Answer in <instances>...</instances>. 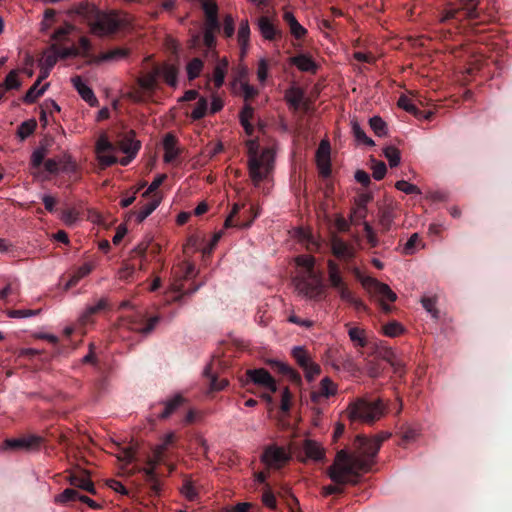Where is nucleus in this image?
Here are the masks:
<instances>
[{
	"mask_svg": "<svg viewBox=\"0 0 512 512\" xmlns=\"http://www.w3.org/2000/svg\"><path fill=\"white\" fill-rule=\"evenodd\" d=\"M398 106L408 113H411L417 117L420 116V112L413 103V100L407 95L400 96L398 99Z\"/></svg>",
	"mask_w": 512,
	"mask_h": 512,
	"instance_id": "obj_47",
	"label": "nucleus"
},
{
	"mask_svg": "<svg viewBox=\"0 0 512 512\" xmlns=\"http://www.w3.org/2000/svg\"><path fill=\"white\" fill-rule=\"evenodd\" d=\"M208 112V101L205 97H200L198 102L191 112V118L193 120H199L206 116Z\"/></svg>",
	"mask_w": 512,
	"mask_h": 512,
	"instance_id": "obj_42",
	"label": "nucleus"
},
{
	"mask_svg": "<svg viewBox=\"0 0 512 512\" xmlns=\"http://www.w3.org/2000/svg\"><path fill=\"white\" fill-rule=\"evenodd\" d=\"M386 411L382 400L369 401L364 398L357 399L349 404L346 410L347 417L354 422L372 423L381 419Z\"/></svg>",
	"mask_w": 512,
	"mask_h": 512,
	"instance_id": "obj_3",
	"label": "nucleus"
},
{
	"mask_svg": "<svg viewBox=\"0 0 512 512\" xmlns=\"http://www.w3.org/2000/svg\"><path fill=\"white\" fill-rule=\"evenodd\" d=\"M204 62L200 58H193L186 65V73L189 80H194L201 74Z\"/></svg>",
	"mask_w": 512,
	"mask_h": 512,
	"instance_id": "obj_35",
	"label": "nucleus"
},
{
	"mask_svg": "<svg viewBox=\"0 0 512 512\" xmlns=\"http://www.w3.org/2000/svg\"><path fill=\"white\" fill-rule=\"evenodd\" d=\"M41 440L42 439L40 437L35 435L6 439L3 442L1 449L33 451L39 448Z\"/></svg>",
	"mask_w": 512,
	"mask_h": 512,
	"instance_id": "obj_13",
	"label": "nucleus"
},
{
	"mask_svg": "<svg viewBox=\"0 0 512 512\" xmlns=\"http://www.w3.org/2000/svg\"><path fill=\"white\" fill-rule=\"evenodd\" d=\"M36 121L31 119L28 121H24L18 128L17 134L23 140L29 137L36 128Z\"/></svg>",
	"mask_w": 512,
	"mask_h": 512,
	"instance_id": "obj_49",
	"label": "nucleus"
},
{
	"mask_svg": "<svg viewBox=\"0 0 512 512\" xmlns=\"http://www.w3.org/2000/svg\"><path fill=\"white\" fill-rule=\"evenodd\" d=\"M327 276L330 288L338 293L340 299L350 297L351 290L339 265L334 260L329 259L327 261Z\"/></svg>",
	"mask_w": 512,
	"mask_h": 512,
	"instance_id": "obj_9",
	"label": "nucleus"
},
{
	"mask_svg": "<svg viewBox=\"0 0 512 512\" xmlns=\"http://www.w3.org/2000/svg\"><path fill=\"white\" fill-rule=\"evenodd\" d=\"M249 176L258 187L262 182L269 180L274 170L275 151L273 148H264L258 153V143L255 140L247 142Z\"/></svg>",
	"mask_w": 512,
	"mask_h": 512,
	"instance_id": "obj_2",
	"label": "nucleus"
},
{
	"mask_svg": "<svg viewBox=\"0 0 512 512\" xmlns=\"http://www.w3.org/2000/svg\"><path fill=\"white\" fill-rule=\"evenodd\" d=\"M59 59L60 58L57 53V47L52 45L50 49L44 52L42 58L39 61V66L52 69Z\"/></svg>",
	"mask_w": 512,
	"mask_h": 512,
	"instance_id": "obj_33",
	"label": "nucleus"
},
{
	"mask_svg": "<svg viewBox=\"0 0 512 512\" xmlns=\"http://www.w3.org/2000/svg\"><path fill=\"white\" fill-rule=\"evenodd\" d=\"M302 452L304 453V457L299 458L302 462H320L323 461L326 457V449L322 443L310 438H307L303 441Z\"/></svg>",
	"mask_w": 512,
	"mask_h": 512,
	"instance_id": "obj_15",
	"label": "nucleus"
},
{
	"mask_svg": "<svg viewBox=\"0 0 512 512\" xmlns=\"http://www.w3.org/2000/svg\"><path fill=\"white\" fill-rule=\"evenodd\" d=\"M383 154L388 160L390 167H396L400 164V151L394 146H387L383 149Z\"/></svg>",
	"mask_w": 512,
	"mask_h": 512,
	"instance_id": "obj_40",
	"label": "nucleus"
},
{
	"mask_svg": "<svg viewBox=\"0 0 512 512\" xmlns=\"http://www.w3.org/2000/svg\"><path fill=\"white\" fill-rule=\"evenodd\" d=\"M73 87L77 90L79 95L89 105L95 106L97 104V98L92 89L82 80L80 76L73 77L71 79Z\"/></svg>",
	"mask_w": 512,
	"mask_h": 512,
	"instance_id": "obj_22",
	"label": "nucleus"
},
{
	"mask_svg": "<svg viewBox=\"0 0 512 512\" xmlns=\"http://www.w3.org/2000/svg\"><path fill=\"white\" fill-rule=\"evenodd\" d=\"M360 283L373 298L379 301L383 310L389 311V306L386 304V301H396L397 295L387 284L379 282L372 277L360 278Z\"/></svg>",
	"mask_w": 512,
	"mask_h": 512,
	"instance_id": "obj_7",
	"label": "nucleus"
},
{
	"mask_svg": "<svg viewBox=\"0 0 512 512\" xmlns=\"http://www.w3.org/2000/svg\"><path fill=\"white\" fill-rule=\"evenodd\" d=\"M478 2L476 0H455V3L449 5L445 10L444 16L441 21H446L450 18H454L459 10L465 11L467 18H476L478 13L476 11Z\"/></svg>",
	"mask_w": 512,
	"mask_h": 512,
	"instance_id": "obj_14",
	"label": "nucleus"
},
{
	"mask_svg": "<svg viewBox=\"0 0 512 512\" xmlns=\"http://www.w3.org/2000/svg\"><path fill=\"white\" fill-rule=\"evenodd\" d=\"M131 21L132 18L129 14L111 11L99 16L92 24L91 30L97 36H106L130 25Z\"/></svg>",
	"mask_w": 512,
	"mask_h": 512,
	"instance_id": "obj_4",
	"label": "nucleus"
},
{
	"mask_svg": "<svg viewBox=\"0 0 512 512\" xmlns=\"http://www.w3.org/2000/svg\"><path fill=\"white\" fill-rule=\"evenodd\" d=\"M403 326L398 322H390L383 326V333L389 337H396L402 334Z\"/></svg>",
	"mask_w": 512,
	"mask_h": 512,
	"instance_id": "obj_56",
	"label": "nucleus"
},
{
	"mask_svg": "<svg viewBox=\"0 0 512 512\" xmlns=\"http://www.w3.org/2000/svg\"><path fill=\"white\" fill-rule=\"evenodd\" d=\"M286 101L293 106L294 108H298L303 99V93L299 88H291L285 94Z\"/></svg>",
	"mask_w": 512,
	"mask_h": 512,
	"instance_id": "obj_43",
	"label": "nucleus"
},
{
	"mask_svg": "<svg viewBox=\"0 0 512 512\" xmlns=\"http://www.w3.org/2000/svg\"><path fill=\"white\" fill-rule=\"evenodd\" d=\"M237 40L240 45V56L243 59L249 49L250 26L248 20H242L239 24Z\"/></svg>",
	"mask_w": 512,
	"mask_h": 512,
	"instance_id": "obj_25",
	"label": "nucleus"
},
{
	"mask_svg": "<svg viewBox=\"0 0 512 512\" xmlns=\"http://www.w3.org/2000/svg\"><path fill=\"white\" fill-rule=\"evenodd\" d=\"M235 31L234 19L231 15H226L223 22V32L227 38L233 36Z\"/></svg>",
	"mask_w": 512,
	"mask_h": 512,
	"instance_id": "obj_62",
	"label": "nucleus"
},
{
	"mask_svg": "<svg viewBox=\"0 0 512 512\" xmlns=\"http://www.w3.org/2000/svg\"><path fill=\"white\" fill-rule=\"evenodd\" d=\"M165 179V174H158L148 186L147 190L142 194V196L147 197L150 193L154 192L164 182Z\"/></svg>",
	"mask_w": 512,
	"mask_h": 512,
	"instance_id": "obj_63",
	"label": "nucleus"
},
{
	"mask_svg": "<svg viewBox=\"0 0 512 512\" xmlns=\"http://www.w3.org/2000/svg\"><path fill=\"white\" fill-rule=\"evenodd\" d=\"M119 148L127 155L120 159L119 162L121 165L126 166L133 158H135L140 148V142L136 140L133 135H128L120 141Z\"/></svg>",
	"mask_w": 512,
	"mask_h": 512,
	"instance_id": "obj_18",
	"label": "nucleus"
},
{
	"mask_svg": "<svg viewBox=\"0 0 512 512\" xmlns=\"http://www.w3.org/2000/svg\"><path fill=\"white\" fill-rule=\"evenodd\" d=\"M181 493L188 499V500H193L196 498L197 496V491L194 487V485L192 484V482L190 481H187L183 484L182 488H181Z\"/></svg>",
	"mask_w": 512,
	"mask_h": 512,
	"instance_id": "obj_64",
	"label": "nucleus"
},
{
	"mask_svg": "<svg viewBox=\"0 0 512 512\" xmlns=\"http://www.w3.org/2000/svg\"><path fill=\"white\" fill-rule=\"evenodd\" d=\"M44 165L45 170L51 174H74L79 169L76 161L68 153H64L56 158L48 159L47 161H45Z\"/></svg>",
	"mask_w": 512,
	"mask_h": 512,
	"instance_id": "obj_11",
	"label": "nucleus"
},
{
	"mask_svg": "<svg viewBox=\"0 0 512 512\" xmlns=\"http://www.w3.org/2000/svg\"><path fill=\"white\" fill-rule=\"evenodd\" d=\"M135 455V449L133 447H127L122 450H120L116 454V458L119 462L122 463V465L129 464L133 461ZM123 468V466H121Z\"/></svg>",
	"mask_w": 512,
	"mask_h": 512,
	"instance_id": "obj_52",
	"label": "nucleus"
},
{
	"mask_svg": "<svg viewBox=\"0 0 512 512\" xmlns=\"http://www.w3.org/2000/svg\"><path fill=\"white\" fill-rule=\"evenodd\" d=\"M283 18L289 25L290 32L295 38L300 39L306 35L307 30L297 21L293 13L286 11Z\"/></svg>",
	"mask_w": 512,
	"mask_h": 512,
	"instance_id": "obj_29",
	"label": "nucleus"
},
{
	"mask_svg": "<svg viewBox=\"0 0 512 512\" xmlns=\"http://www.w3.org/2000/svg\"><path fill=\"white\" fill-rule=\"evenodd\" d=\"M73 30L74 27L70 24H66L57 29L52 36V39L55 42L54 45L56 46L57 44L68 41V36L72 33Z\"/></svg>",
	"mask_w": 512,
	"mask_h": 512,
	"instance_id": "obj_41",
	"label": "nucleus"
},
{
	"mask_svg": "<svg viewBox=\"0 0 512 512\" xmlns=\"http://www.w3.org/2000/svg\"><path fill=\"white\" fill-rule=\"evenodd\" d=\"M395 187L405 194H421V190L416 185L405 180L397 181Z\"/></svg>",
	"mask_w": 512,
	"mask_h": 512,
	"instance_id": "obj_53",
	"label": "nucleus"
},
{
	"mask_svg": "<svg viewBox=\"0 0 512 512\" xmlns=\"http://www.w3.org/2000/svg\"><path fill=\"white\" fill-rule=\"evenodd\" d=\"M80 219L79 211L75 209H67L61 213V220L64 224L72 226L76 224Z\"/></svg>",
	"mask_w": 512,
	"mask_h": 512,
	"instance_id": "obj_51",
	"label": "nucleus"
},
{
	"mask_svg": "<svg viewBox=\"0 0 512 512\" xmlns=\"http://www.w3.org/2000/svg\"><path fill=\"white\" fill-rule=\"evenodd\" d=\"M71 485L81 488L91 494H96L93 482L90 480L86 471L82 470L79 474H71L68 478Z\"/></svg>",
	"mask_w": 512,
	"mask_h": 512,
	"instance_id": "obj_23",
	"label": "nucleus"
},
{
	"mask_svg": "<svg viewBox=\"0 0 512 512\" xmlns=\"http://www.w3.org/2000/svg\"><path fill=\"white\" fill-rule=\"evenodd\" d=\"M5 90L18 89L21 86V81L18 78V71H11L5 78L4 82Z\"/></svg>",
	"mask_w": 512,
	"mask_h": 512,
	"instance_id": "obj_54",
	"label": "nucleus"
},
{
	"mask_svg": "<svg viewBox=\"0 0 512 512\" xmlns=\"http://www.w3.org/2000/svg\"><path fill=\"white\" fill-rule=\"evenodd\" d=\"M308 382L314 381L321 373V367L313 360L307 366L302 367Z\"/></svg>",
	"mask_w": 512,
	"mask_h": 512,
	"instance_id": "obj_48",
	"label": "nucleus"
},
{
	"mask_svg": "<svg viewBox=\"0 0 512 512\" xmlns=\"http://www.w3.org/2000/svg\"><path fill=\"white\" fill-rule=\"evenodd\" d=\"M295 287L298 294L307 300L318 302L325 298V286L321 275L298 277L295 279Z\"/></svg>",
	"mask_w": 512,
	"mask_h": 512,
	"instance_id": "obj_6",
	"label": "nucleus"
},
{
	"mask_svg": "<svg viewBox=\"0 0 512 512\" xmlns=\"http://www.w3.org/2000/svg\"><path fill=\"white\" fill-rule=\"evenodd\" d=\"M421 303L424 309L433 317H437L436 299L433 297H422Z\"/></svg>",
	"mask_w": 512,
	"mask_h": 512,
	"instance_id": "obj_60",
	"label": "nucleus"
},
{
	"mask_svg": "<svg viewBox=\"0 0 512 512\" xmlns=\"http://www.w3.org/2000/svg\"><path fill=\"white\" fill-rule=\"evenodd\" d=\"M388 437L389 434L374 438L357 436L354 443L355 451L352 454H348L345 450L337 453L328 471L331 480L347 483L358 473L367 472L375 463L382 442Z\"/></svg>",
	"mask_w": 512,
	"mask_h": 512,
	"instance_id": "obj_1",
	"label": "nucleus"
},
{
	"mask_svg": "<svg viewBox=\"0 0 512 512\" xmlns=\"http://www.w3.org/2000/svg\"><path fill=\"white\" fill-rule=\"evenodd\" d=\"M257 78L260 83H264L268 78V63L265 58H261L258 62Z\"/></svg>",
	"mask_w": 512,
	"mask_h": 512,
	"instance_id": "obj_59",
	"label": "nucleus"
},
{
	"mask_svg": "<svg viewBox=\"0 0 512 512\" xmlns=\"http://www.w3.org/2000/svg\"><path fill=\"white\" fill-rule=\"evenodd\" d=\"M107 306V301L104 298L97 300L95 304L88 305L84 312L83 318H89L90 316L104 310Z\"/></svg>",
	"mask_w": 512,
	"mask_h": 512,
	"instance_id": "obj_50",
	"label": "nucleus"
},
{
	"mask_svg": "<svg viewBox=\"0 0 512 512\" xmlns=\"http://www.w3.org/2000/svg\"><path fill=\"white\" fill-rule=\"evenodd\" d=\"M159 71L156 67L137 77L138 89L129 92L128 96L135 102L144 101L145 95H152L158 87Z\"/></svg>",
	"mask_w": 512,
	"mask_h": 512,
	"instance_id": "obj_8",
	"label": "nucleus"
},
{
	"mask_svg": "<svg viewBox=\"0 0 512 512\" xmlns=\"http://www.w3.org/2000/svg\"><path fill=\"white\" fill-rule=\"evenodd\" d=\"M184 402V399L180 395H175L173 398L165 402V409L161 413V418H167L173 414Z\"/></svg>",
	"mask_w": 512,
	"mask_h": 512,
	"instance_id": "obj_37",
	"label": "nucleus"
},
{
	"mask_svg": "<svg viewBox=\"0 0 512 512\" xmlns=\"http://www.w3.org/2000/svg\"><path fill=\"white\" fill-rule=\"evenodd\" d=\"M93 269V265L90 263H85L80 266L70 277L67 283L64 286L65 290L75 286L82 278L86 277Z\"/></svg>",
	"mask_w": 512,
	"mask_h": 512,
	"instance_id": "obj_32",
	"label": "nucleus"
},
{
	"mask_svg": "<svg viewBox=\"0 0 512 512\" xmlns=\"http://www.w3.org/2000/svg\"><path fill=\"white\" fill-rule=\"evenodd\" d=\"M161 198L156 197L152 199L149 203L145 204L139 212L136 214L137 222H143L156 208L160 205Z\"/></svg>",
	"mask_w": 512,
	"mask_h": 512,
	"instance_id": "obj_36",
	"label": "nucleus"
},
{
	"mask_svg": "<svg viewBox=\"0 0 512 512\" xmlns=\"http://www.w3.org/2000/svg\"><path fill=\"white\" fill-rule=\"evenodd\" d=\"M331 250L336 257L343 260H349L355 256L354 248L338 237L332 238Z\"/></svg>",
	"mask_w": 512,
	"mask_h": 512,
	"instance_id": "obj_21",
	"label": "nucleus"
},
{
	"mask_svg": "<svg viewBox=\"0 0 512 512\" xmlns=\"http://www.w3.org/2000/svg\"><path fill=\"white\" fill-rule=\"evenodd\" d=\"M258 28L260 30L261 35L266 40H273V39H275L276 35L278 34L277 29L275 28L273 23L267 17L259 18Z\"/></svg>",
	"mask_w": 512,
	"mask_h": 512,
	"instance_id": "obj_31",
	"label": "nucleus"
},
{
	"mask_svg": "<svg viewBox=\"0 0 512 512\" xmlns=\"http://www.w3.org/2000/svg\"><path fill=\"white\" fill-rule=\"evenodd\" d=\"M372 176L375 180H381L384 178L387 168L384 162L373 161Z\"/></svg>",
	"mask_w": 512,
	"mask_h": 512,
	"instance_id": "obj_57",
	"label": "nucleus"
},
{
	"mask_svg": "<svg viewBox=\"0 0 512 512\" xmlns=\"http://www.w3.org/2000/svg\"><path fill=\"white\" fill-rule=\"evenodd\" d=\"M351 127H352L353 134L359 143L365 144L368 146L374 145V141L366 135V133L364 132V130L362 129V127L360 126V124L357 121H352Z\"/></svg>",
	"mask_w": 512,
	"mask_h": 512,
	"instance_id": "obj_38",
	"label": "nucleus"
},
{
	"mask_svg": "<svg viewBox=\"0 0 512 512\" xmlns=\"http://www.w3.org/2000/svg\"><path fill=\"white\" fill-rule=\"evenodd\" d=\"M316 161L320 173L323 176L330 174V144L326 140H322L316 152Z\"/></svg>",
	"mask_w": 512,
	"mask_h": 512,
	"instance_id": "obj_19",
	"label": "nucleus"
},
{
	"mask_svg": "<svg viewBox=\"0 0 512 512\" xmlns=\"http://www.w3.org/2000/svg\"><path fill=\"white\" fill-rule=\"evenodd\" d=\"M80 496H81V494H79L74 489H65L62 493L55 496L54 500L56 503L65 504V503L76 501V500L79 501Z\"/></svg>",
	"mask_w": 512,
	"mask_h": 512,
	"instance_id": "obj_44",
	"label": "nucleus"
},
{
	"mask_svg": "<svg viewBox=\"0 0 512 512\" xmlns=\"http://www.w3.org/2000/svg\"><path fill=\"white\" fill-rule=\"evenodd\" d=\"M369 124L371 129L377 136L382 137L387 134V125L381 117L374 116L370 118Z\"/></svg>",
	"mask_w": 512,
	"mask_h": 512,
	"instance_id": "obj_45",
	"label": "nucleus"
},
{
	"mask_svg": "<svg viewBox=\"0 0 512 512\" xmlns=\"http://www.w3.org/2000/svg\"><path fill=\"white\" fill-rule=\"evenodd\" d=\"M115 151V147L108 140L107 136L104 134L100 135L95 146L98 162L105 167L115 164L117 162Z\"/></svg>",
	"mask_w": 512,
	"mask_h": 512,
	"instance_id": "obj_12",
	"label": "nucleus"
},
{
	"mask_svg": "<svg viewBox=\"0 0 512 512\" xmlns=\"http://www.w3.org/2000/svg\"><path fill=\"white\" fill-rule=\"evenodd\" d=\"M247 376L254 384L265 388L269 392L277 391L276 381L267 370L263 368L248 370Z\"/></svg>",
	"mask_w": 512,
	"mask_h": 512,
	"instance_id": "obj_16",
	"label": "nucleus"
},
{
	"mask_svg": "<svg viewBox=\"0 0 512 512\" xmlns=\"http://www.w3.org/2000/svg\"><path fill=\"white\" fill-rule=\"evenodd\" d=\"M290 63L295 65L302 72L315 73L318 68L312 57L307 54H300L290 58Z\"/></svg>",
	"mask_w": 512,
	"mask_h": 512,
	"instance_id": "obj_26",
	"label": "nucleus"
},
{
	"mask_svg": "<svg viewBox=\"0 0 512 512\" xmlns=\"http://www.w3.org/2000/svg\"><path fill=\"white\" fill-rule=\"evenodd\" d=\"M41 83L36 82L29 88V90L26 92L24 96V101L26 103H33L36 101L37 98H39L41 95L44 94V92L47 90L49 83H46L42 86H40Z\"/></svg>",
	"mask_w": 512,
	"mask_h": 512,
	"instance_id": "obj_34",
	"label": "nucleus"
},
{
	"mask_svg": "<svg viewBox=\"0 0 512 512\" xmlns=\"http://www.w3.org/2000/svg\"><path fill=\"white\" fill-rule=\"evenodd\" d=\"M57 53L60 59L80 56V50L75 46L68 48H57Z\"/></svg>",
	"mask_w": 512,
	"mask_h": 512,
	"instance_id": "obj_61",
	"label": "nucleus"
},
{
	"mask_svg": "<svg viewBox=\"0 0 512 512\" xmlns=\"http://www.w3.org/2000/svg\"><path fill=\"white\" fill-rule=\"evenodd\" d=\"M261 459L267 467L279 469L291 459V451L285 447L271 445L265 449Z\"/></svg>",
	"mask_w": 512,
	"mask_h": 512,
	"instance_id": "obj_10",
	"label": "nucleus"
},
{
	"mask_svg": "<svg viewBox=\"0 0 512 512\" xmlns=\"http://www.w3.org/2000/svg\"><path fill=\"white\" fill-rule=\"evenodd\" d=\"M292 355L301 368L307 366L308 363L312 361L311 357L302 346L294 347L292 349Z\"/></svg>",
	"mask_w": 512,
	"mask_h": 512,
	"instance_id": "obj_39",
	"label": "nucleus"
},
{
	"mask_svg": "<svg viewBox=\"0 0 512 512\" xmlns=\"http://www.w3.org/2000/svg\"><path fill=\"white\" fill-rule=\"evenodd\" d=\"M337 385L329 378L324 377L319 384V389L311 392V401L320 404L323 400L337 394Z\"/></svg>",
	"mask_w": 512,
	"mask_h": 512,
	"instance_id": "obj_17",
	"label": "nucleus"
},
{
	"mask_svg": "<svg viewBox=\"0 0 512 512\" xmlns=\"http://www.w3.org/2000/svg\"><path fill=\"white\" fill-rule=\"evenodd\" d=\"M47 154H48V150L46 147L40 146V147L36 148L33 151L32 156H31L32 166L39 167L42 164L45 157L47 156Z\"/></svg>",
	"mask_w": 512,
	"mask_h": 512,
	"instance_id": "obj_55",
	"label": "nucleus"
},
{
	"mask_svg": "<svg viewBox=\"0 0 512 512\" xmlns=\"http://www.w3.org/2000/svg\"><path fill=\"white\" fill-rule=\"evenodd\" d=\"M176 439V434L173 431L164 434L160 438V443L152 448V456L146 461L147 466L137 471L143 472L149 480H153L156 467L162 462L165 451L174 444Z\"/></svg>",
	"mask_w": 512,
	"mask_h": 512,
	"instance_id": "obj_5",
	"label": "nucleus"
},
{
	"mask_svg": "<svg viewBox=\"0 0 512 512\" xmlns=\"http://www.w3.org/2000/svg\"><path fill=\"white\" fill-rule=\"evenodd\" d=\"M130 51L124 47L114 48L107 52H103L98 56L94 57L92 62L95 64H101L104 62H118L125 59L129 55Z\"/></svg>",
	"mask_w": 512,
	"mask_h": 512,
	"instance_id": "obj_20",
	"label": "nucleus"
},
{
	"mask_svg": "<svg viewBox=\"0 0 512 512\" xmlns=\"http://www.w3.org/2000/svg\"><path fill=\"white\" fill-rule=\"evenodd\" d=\"M163 149V160L165 163H170L177 158V156L179 155V148L177 146V140L174 135L169 133L164 136Z\"/></svg>",
	"mask_w": 512,
	"mask_h": 512,
	"instance_id": "obj_24",
	"label": "nucleus"
},
{
	"mask_svg": "<svg viewBox=\"0 0 512 512\" xmlns=\"http://www.w3.org/2000/svg\"><path fill=\"white\" fill-rule=\"evenodd\" d=\"M206 18H218V8L213 0H205L202 4Z\"/></svg>",
	"mask_w": 512,
	"mask_h": 512,
	"instance_id": "obj_58",
	"label": "nucleus"
},
{
	"mask_svg": "<svg viewBox=\"0 0 512 512\" xmlns=\"http://www.w3.org/2000/svg\"><path fill=\"white\" fill-rule=\"evenodd\" d=\"M156 69L169 86L174 88L177 86L178 68L175 65L163 64Z\"/></svg>",
	"mask_w": 512,
	"mask_h": 512,
	"instance_id": "obj_27",
	"label": "nucleus"
},
{
	"mask_svg": "<svg viewBox=\"0 0 512 512\" xmlns=\"http://www.w3.org/2000/svg\"><path fill=\"white\" fill-rule=\"evenodd\" d=\"M348 335L350 337V340L359 347H364L366 345V339L364 330L358 328V327H351L348 330Z\"/></svg>",
	"mask_w": 512,
	"mask_h": 512,
	"instance_id": "obj_46",
	"label": "nucleus"
},
{
	"mask_svg": "<svg viewBox=\"0 0 512 512\" xmlns=\"http://www.w3.org/2000/svg\"><path fill=\"white\" fill-rule=\"evenodd\" d=\"M295 264L302 268L306 273L308 277H314L316 275H320L319 273H316L314 270L316 259L311 255H299L294 258Z\"/></svg>",
	"mask_w": 512,
	"mask_h": 512,
	"instance_id": "obj_28",
	"label": "nucleus"
},
{
	"mask_svg": "<svg viewBox=\"0 0 512 512\" xmlns=\"http://www.w3.org/2000/svg\"><path fill=\"white\" fill-rule=\"evenodd\" d=\"M228 70V60L226 58L220 59L214 68L213 81L217 88L224 84V80Z\"/></svg>",
	"mask_w": 512,
	"mask_h": 512,
	"instance_id": "obj_30",
	"label": "nucleus"
}]
</instances>
